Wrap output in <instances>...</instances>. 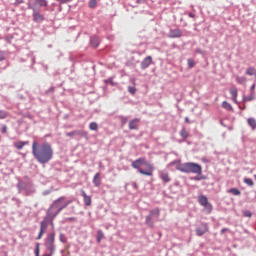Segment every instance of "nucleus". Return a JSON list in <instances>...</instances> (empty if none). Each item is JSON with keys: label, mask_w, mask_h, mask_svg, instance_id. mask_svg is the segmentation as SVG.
Returning a JSON list of instances; mask_svg holds the SVG:
<instances>
[{"label": "nucleus", "mask_w": 256, "mask_h": 256, "mask_svg": "<svg viewBox=\"0 0 256 256\" xmlns=\"http://www.w3.org/2000/svg\"><path fill=\"white\" fill-rule=\"evenodd\" d=\"M32 153L36 161L41 164L49 163L53 159V147L49 143L39 146V143L33 142Z\"/></svg>", "instance_id": "f257e3e1"}, {"label": "nucleus", "mask_w": 256, "mask_h": 256, "mask_svg": "<svg viewBox=\"0 0 256 256\" xmlns=\"http://www.w3.org/2000/svg\"><path fill=\"white\" fill-rule=\"evenodd\" d=\"M133 169H137L140 175H146V177H153V171L155 167L147 162L145 158H138L132 162Z\"/></svg>", "instance_id": "f03ea898"}, {"label": "nucleus", "mask_w": 256, "mask_h": 256, "mask_svg": "<svg viewBox=\"0 0 256 256\" xmlns=\"http://www.w3.org/2000/svg\"><path fill=\"white\" fill-rule=\"evenodd\" d=\"M177 171L181 173H194L195 175H201L203 168L201 165L193 162H186L176 166Z\"/></svg>", "instance_id": "7ed1b4c3"}, {"label": "nucleus", "mask_w": 256, "mask_h": 256, "mask_svg": "<svg viewBox=\"0 0 256 256\" xmlns=\"http://www.w3.org/2000/svg\"><path fill=\"white\" fill-rule=\"evenodd\" d=\"M159 217H161V209L154 208L150 210L149 215L146 216V225H148L149 227H153L155 225L153 219H155V221H159Z\"/></svg>", "instance_id": "20e7f679"}, {"label": "nucleus", "mask_w": 256, "mask_h": 256, "mask_svg": "<svg viewBox=\"0 0 256 256\" xmlns=\"http://www.w3.org/2000/svg\"><path fill=\"white\" fill-rule=\"evenodd\" d=\"M198 202L204 207L206 213H211L213 211V205L209 203V199H207L205 195H199Z\"/></svg>", "instance_id": "39448f33"}, {"label": "nucleus", "mask_w": 256, "mask_h": 256, "mask_svg": "<svg viewBox=\"0 0 256 256\" xmlns=\"http://www.w3.org/2000/svg\"><path fill=\"white\" fill-rule=\"evenodd\" d=\"M69 203H71V201L65 202V196H62L60 198H58L57 200H55L53 202V206L59 211H63V209H65L66 207L69 206Z\"/></svg>", "instance_id": "423d86ee"}, {"label": "nucleus", "mask_w": 256, "mask_h": 256, "mask_svg": "<svg viewBox=\"0 0 256 256\" xmlns=\"http://www.w3.org/2000/svg\"><path fill=\"white\" fill-rule=\"evenodd\" d=\"M59 213L60 212L53 206V204L48 209L46 218L50 219L52 226H53L54 217H57V215H59Z\"/></svg>", "instance_id": "0eeeda50"}, {"label": "nucleus", "mask_w": 256, "mask_h": 256, "mask_svg": "<svg viewBox=\"0 0 256 256\" xmlns=\"http://www.w3.org/2000/svg\"><path fill=\"white\" fill-rule=\"evenodd\" d=\"M49 221H51V219L45 217L44 220L40 223V232L37 239H41L43 237V234L45 233V231H47Z\"/></svg>", "instance_id": "6e6552de"}, {"label": "nucleus", "mask_w": 256, "mask_h": 256, "mask_svg": "<svg viewBox=\"0 0 256 256\" xmlns=\"http://www.w3.org/2000/svg\"><path fill=\"white\" fill-rule=\"evenodd\" d=\"M32 9H33L32 17L35 23H42V21H45V17L43 16V14H40V12L35 10V8H32Z\"/></svg>", "instance_id": "1a4fd4ad"}, {"label": "nucleus", "mask_w": 256, "mask_h": 256, "mask_svg": "<svg viewBox=\"0 0 256 256\" xmlns=\"http://www.w3.org/2000/svg\"><path fill=\"white\" fill-rule=\"evenodd\" d=\"M207 231H209V226L206 223H203L199 228L196 229V235L198 237H203Z\"/></svg>", "instance_id": "9d476101"}, {"label": "nucleus", "mask_w": 256, "mask_h": 256, "mask_svg": "<svg viewBox=\"0 0 256 256\" xmlns=\"http://www.w3.org/2000/svg\"><path fill=\"white\" fill-rule=\"evenodd\" d=\"M181 35H183V33L181 32L180 29H174V30H170L168 37L170 39H176L178 37H181Z\"/></svg>", "instance_id": "9b49d317"}, {"label": "nucleus", "mask_w": 256, "mask_h": 256, "mask_svg": "<svg viewBox=\"0 0 256 256\" xmlns=\"http://www.w3.org/2000/svg\"><path fill=\"white\" fill-rule=\"evenodd\" d=\"M152 63H153V58L151 56H147L141 62V69H147V67H149V65H151Z\"/></svg>", "instance_id": "f8f14e48"}, {"label": "nucleus", "mask_w": 256, "mask_h": 256, "mask_svg": "<svg viewBox=\"0 0 256 256\" xmlns=\"http://www.w3.org/2000/svg\"><path fill=\"white\" fill-rule=\"evenodd\" d=\"M75 135H80L81 137H87V132L75 130V131L66 133L67 137H75Z\"/></svg>", "instance_id": "ddd939ff"}, {"label": "nucleus", "mask_w": 256, "mask_h": 256, "mask_svg": "<svg viewBox=\"0 0 256 256\" xmlns=\"http://www.w3.org/2000/svg\"><path fill=\"white\" fill-rule=\"evenodd\" d=\"M139 118H135L133 120H131L128 124V127L130 130H133V129H139Z\"/></svg>", "instance_id": "4468645a"}, {"label": "nucleus", "mask_w": 256, "mask_h": 256, "mask_svg": "<svg viewBox=\"0 0 256 256\" xmlns=\"http://www.w3.org/2000/svg\"><path fill=\"white\" fill-rule=\"evenodd\" d=\"M81 195L84 199V203L87 207L91 206V196H88L87 193H85V190L81 191Z\"/></svg>", "instance_id": "2eb2a0df"}, {"label": "nucleus", "mask_w": 256, "mask_h": 256, "mask_svg": "<svg viewBox=\"0 0 256 256\" xmlns=\"http://www.w3.org/2000/svg\"><path fill=\"white\" fill-rule=\"evenodd\" d=\"M230 95L232 97V101L237 104L238 103V101H237V88L235 86L230 88Z\"/></svg>", "instance_id": "dca6fc26"}, {"label": "nucleus", "mask_w": 256, "mask_h": 256, "mask_svg": "<svg viewBox=\"0 0 256 256\" xmlns=\"http://www.w3.org/2000/svg\"><path fill=\"white\" fill-rule=\"evenodd\" d=\"M93 183L95 187H99L101 185V173H96L93 178Z\"/></svg>", "instance_id": "f3484780"}, {"label": "nucleus", "mask_w": 256, "mask_h": 256, "mask_svg": "<svg viewBox=\"0 0 256 256\" xmlns=\"http://www.w3.org/2000/svg\"><path fill=\"white\" fill-rule=\"evenodd\" d=\"M25 145H29V142L28 141H18V142L14 143V147H16V149H18V150L23 149V147Z\"/></svg>", "instance_id": "a211bd4d"}, {"label": "nucleus", "mask_w": 256, "mask_h": 256, "mask_svg": "<svg viewBox=\"0 0 256 256\" xmlns=\"http://www.w3.org/2000/svg\"><path fill=\"white\" fill-rule=\"evenodd\" d=\"M160 179H162L164 183H169V181H171V178H169V174L166 172L161 173Z\"/></svg>", "instance_id": "6ab92c4d"}, {"label": "nucleus", "mask_w": 256, "mask_h": 256, "mask_svg": "<svg viewBox=\"0 0 256 256\" xmlns=\"http://www.w3.org/2000/svg\"><path fill=\"white\" fill-rule=\"evenodd\" d=\"M48 4L47 0H35V5L38 7H47Z\"/></svg>", "instance_id": "aec40b11"}, {"label": "nucleus", "mask_w": 256, "mask_h": 256, "mask_svg": "<svg viewBox=\"0 0 256 256\" xmlns=\"http://www.w3.org/2000/svg\"><path fill=\"white\" fill-rule=\"evenodd\" d=\"M247 123H248L249 127H251V129H253V130L256 129V120H255V118H249L247 120Z\"/></svg>", "instance_id": "412c9836"}, {"label": "nucleus", "mask_w": 256, "mask_h": 256, "mask_svg": "<svg viewBox=\"0 0 256 256\" xmlns=\"http://www.w3.org/2000/svg\"><path fill=\"white\" fill-rule=\"evenodd\" d=\"M180 136L182 139H188L189 138V132H187V129L182 128L180 131Z\"/></svg>", "instance_id": "4be33fe9"}, {"label": "nucleus", "mask_w": 256, "mask_h": 256, "mask_svg": "<svg viewBox=\"0 0 256 256\" xmlns=\"http://www.w3.org/2000/svg\"><path fill=\"white\" fill-rule=\"evenodd\" d=\"M222 107L227 111H233V106H231L227 101L222 102Z\"/></svg>", "instance_id": "5701e85b"}, {"label": "nucleus", "mask_w": 256, "mask_h": 256, "mask_svg": "<svg viewBox=\"0 0 256 256\" xmlns=\"http://www.w3.org/2000/svg\"><path fill=\"white\" fill-rule=\"evenodd\" d=\"M236 82L239 83V85H245V83H247V78L237 76Z\"/></svg>", "instance_id": "b1692460"}, {"label": "nucleus", "mask_w": 256, "mask_h": 256, "mask_svg": "<svg viewBox=\"0 0 256 256\" xmlns=\"http://www.w3.org/2000/svg\"><path fill=\"white\" fill-rule=\"evenodd\" d=\"M90 131H97L99 129V125L96 122H91L89 124Z\"/></svg>", "instance_id": "393cba45"}, {"label": "nucleus", "mask_w": 256, "mask_h": 256, "mask_svg": "<svg viewBox=\"0 0 256 256\" xmlns=\"http://www.w3.org/2000/svg\"><path fill=\"white\" fill-rule=\"evenodd\" d=\"M105 237V234H103V230H98L97 232V243H101V239Z\"/></svg>", "instance_id": "a878e982"}, {"label": "nucleus", "mask_w": 256, "mask_h": 256, "mask_svg": "<svg viewBox=\"0 0 256 256\" xmlns=\"http://www.w3.org/2000/svg\"><path fill=\"white\" fill-rule=\"evenodd\" d=\"M229 193H232V195H241V191H239L237 188L230 189Z\"/></svg>", "instance_id": "bb28decb"}, {"label": "nucleus", "mask_w": 256, "mask_h": 256, "mask_svg": "<svg viewBox=\"0 0 256 256\" xmlns=\"http://www.w3.org/2000/svg\"><path fill=\"white\" fill-rule=\"evenodd\" d=\"M246 75H255V68L250 67L246 70Z\"/></svg>", "instance_id": "cd10ccee"}, {"label": "nucleus", "mask_w": 256, "mask_h": 256, "mask_svg": "<svg viewBox=\"0 0 256 256\" xmlns=\"http://www.w3.org/2000/svg\"><path fill=\"white\" fill-rule=\"evenodd\" d=\"M89 7L91 9H94V7H97V0H90Z\"/></svg>", "instance_id": "c85d7f7f"}, {"label": "nucleus", "mask_w": 256, "mask_h": 256, "mask_svg": "<svg viewBox=\"0 0 256 256\" xmlns=\"http://www.w3.org/2000/svg\"><path fill=\"white\" fill-rule=\"evenodd\" d=\"M188 67L190 69H193V67H195V61H193V59H188Z\"/></svg>", "instance_id": "c756f323"}, {"label": "nucleus", "mask_w": 256, "mask_h": 256, "mask_svg": "<svg viewBox=\"0 0 256 256\" xmlns=\"http://www.w3.org/2000/svg\"><path fill=\"white\" fill-rule=\"evenodd\" d=\"M128 91H129V93H131V95H135L137 89H135V87H133V86H129Z\"/></svg>", "instance_id": "7c9ffc66"}, {"label": "nucleus", "mask_w": 256, "mask_h": 256, "mask_svg": "<svg viewBox=\"0 0 256 256\" xmlns=\"http://www.w3.org/2000/svg\"><path fill=\"white\" fill-rule=\"evenodd\" d=\"M243 215H244V217H252L253 216V214L249 210H244Z\"/></svg>", "instance_id": "2f4dec72"}, {"label": "nucleus", "mask_w": 256, "mask_h": 256, "mask_svg": "<svg viewBox=\"0 0 256 256\" xmlns=\"http://www.w3.org/2000/svg\"><path fill=\"white\" fill-rule=\"evenodd\" d=\"M244 183H246V185L252 186L253 185V180H251V178H245Z\"/></svg>", "instance_id": "473e14b6"}, {"label": "nucleus", "mask_w": 256, "mask_h": 256, "mask_svg": "<svg viewBox=\"0 0 256 256\" xmlns=\"http://www.w3.org/2000/svg\"><path fill=\"white\" fill-rule=\"evenodd\" d=\"M253 99H254V97H253V95H250V96H248L247 98H243V102L244 103H247V101H253Z\"/></svg>", "instance_id": "72a5a7b5"}, {"label": "nucleus", "mask_w": 256, "mask_h": 256, "mask_svg": "<svg viewBox=\"0 0 256 256\" xmlns=\"http://www.w3.org/2000/svg\"><path fill=\"white\" fill-rule=\"evenodd\" d=\"M7 117V112L0 110V119H5Z\"/></svg>", "instance_id": "f704fd0d"}, {"label": "nucleus", "mask_w": 256, "mask_h": 256, "mask_svg": "<svg viewBox=\"0 0 256 256\" xmlns=\"http://www.w3.org/2000/svg\"><path fill=\"white\" fill-rule=\"evenodd\" d=\"M60 241L62 243H67V237H65V234H60Z\"/></svg>", "instance_id": "c9c22d12"}, {"label": "nucleus", "mask_w": 256, "mask_h": 256, "mask_svg": "<svg viewBox=\"0 0 256 256\" xmlns=\"http://www.w3.org/2000/svg\"><path fill=\"white\" fill-rule=\"evenodd\" d=\"M0 61H5V52L0 51Z\"/></svg>", "instance_id": "e433bc0d"}, {"label": "nucleus", "mask_w": 256, "mask_h": 256, "mask_svg": "<svg viewBox=\"0 0 256 256\" xmlns=\"http://www.w3.org/2000/svg\"><path fill=\"white\" fill-rule=\"evenodd\" d=\"M1 133H7V126L6 125H2Z\"/></svg>", "instance_id": "4c0bfd02"}, {"label": "nucleus", "mask_w": 256, "mask_h": 256, "mask_svg": "<svg viewBox=\"0 0 256 256\" xmlns=\"http://www.w3.org/2000/svg\"><path fill=\"white\" fill-rule=\"evenodd\" d=\"M56 1H59L61 4H63V3H70V1H73V0H56Z\"/></svg>", "instance_id": "58836bf2"}, {"label": "nucleus", "mask_w": 256, "mask_h": 256, "mask_svg": "<svg viewBox=\"0 0 256 256\" xmlns=\"http://www.w3.org/2000/svg\"><path fill=\"white\" fill-rule=\"evenodd\" d=\"M188 16L191 17L192 19H195V14L192 13V12H189V13H188Z\"/></svg>", "instance_id": "ea45409f"}, {"label": "nucleus", "mask_w": 256, "mask_h": 256, "mask_svg": "<svg viewBox=\"0 0 256 256\" xmlns=\"http://www.w3.org/2000/svg\"><path fill=\"white\" fill-rule=\"evenodd\" d=\"M36 256H39V244L36 246Z\"/></svg>", "instance_id": "a19ab883"}, {"label": "nucleus", "mask_w": 256, "mask_h": 256, "mask_svg": "<svg viewBox=\"0 0 256 256\" xmlns=\"http://www.w3.org/2000/svg\"><path fill=\"white\" fill-rule=\"evenodd\" d=\"M132 185H133L134 189H139V186L137 185V183H133Z\"/></svg>", "instance_id": "79ce46f5"}, {"label": "nucleus", "mask_w": 256, "mask_h": 256, "mask_svg": "<svg viewBox=\"0 0 256 256\" xmlns=\"http://www.w3.org/2000/svg\"><path fill=\"white\" fill-rule=\"evenodd\" d=\"M226 231H227V228H223V229L221 230V234L223 235Z\"/></svg>", "instance_id": "37998d69"}, {"label": "nucleus", "mask_w": 256, "mask_h": 256, "mask_svg": "<svg viewBox=\"0 0 256 256\" xmlns=\"http://www.w3.org/2000/svg\"><path fill=\"white\" fill-rule=\"evenodd\" d=\"M185 123H190L189 117H186V118H185Z\"/></svg>", "instance_id": "c03bdc74"}, {"label": "nucleus", "mask_w": 256, "mask_h": 256, "mask_svg": "<svg viewBox=\"0 0 256 256\" xmlns=\"http://www.w3.org/2000/svg\"><path fill=\"white\" fill-rule=\"evenodd\" d=\"M200 179H201V178H199V177H196V178H195L196 181H199Z\"/></svg>", "instance_id": "a18cd8bd"}]
</instances>
